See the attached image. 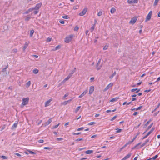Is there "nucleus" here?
Here are the masks:
<instances>
[{
	"mask_svg": "<svg viewBox=\"0 0 160 160\" xmlns=\"http://www.w3.org/2000/svg\"><path fill=\"white\" fill-rule=\"evenodd\" d=\"M29 101V98H23L22 99V102L21 104L22 107H23L25 105L28 104Z\"/></svg>",
	"mask_w": 160,
	"mask_h": 160,
	"instance_id": "1",
	"label": "nucleus"
},
{
	"mask_svg": "<svg viewBox=\"0 0 160 160\" xmlns=\"http://www.w3.org/2000/svg\"><path fill=\"white\" fill-rule=\"evenodd\" d=\"M73 37V35L72 34H71L68 36L65 39V42L66 43H69L72 40Z\"/></svg>",
	"mask_w": 160,
	"mask_h": 160,
	"instance_id": "2",
	"label": "nucleus"
},
{
	"mask_svg": "<svg viewBox=\"0 0 160 160\" xmlns=\"http://www.w3.org/2000/svg\"><path fill=\"white\" fill-rule=\"evenodd\" d=\"M137 19V17H134L131 18V20L129 22V23L133 24L136 22Z\"/></svg>",
	"mask_w": 160,
	"mask_h": 160,
	"instance_id": "3",
	"label": "nucleus"
},
{
	"mask_svg": "<svg viewBox=\"0 0 160 160\" xmlns=\"http://www.w3.org/2000/svg\"><path fill=\"white\" fill-rule=\"evenodd\" d=\"M52 99L50 98L46 101L45 103V107H46L50 105V102L52 101Z\"/></svg>",
	"mask_w": 160,
	"mask_h": 160,
	"instance_id": "4",
	"label": "nucleus"
},
{
	"mask_svg": "<svg viewBox=\"0 0 160 160\" xmlns=\"http://www.w3.org/2000/svg\"><path fill=\"white\" fill-rule=\"evenodd\" d=\"M152 12V11H150L148 13L146 18V19L145 20L146 22H147V21L150 20L151 17Z\"/></svg>",
	"mask_w": 160,
	"mask_h": 160,
	"instance_id": "5",
	"label": "nucleus"
},
{
	"mask_svg": "<svg viewBox=\"0 0 160 160\" xmlns=\"http://www.w3.org/2000/svg\"><path fill=\"white\" fill-rule=\"evenodd\" d=\"M87 11V9L85 8L79 14V15L80 16H82L84 15L86 13Z\"/></svg>",
	"mask_w": 160,
	"mask_h": 160,
	"instance_id": "6",
	"label": "nucleus"
},
{
	"mask_svg": "<svg viewBox=\"0 0 160 160\" xmlns=\"http://www.w3.org/2000/svg\"><path fill=\"white\" fill-rule=\"evenodd\" d=\"M127 2L129 4L137 3L138 2V0H128Z\"/></svg>",
	"mask_w": 160,
	"mask_h": 160,
	"instance_id": "7",
	"label": "nucleus"
},
{
	"mask_svg": "<svg viewBox=\"0 0 160 160\" xmlns=\"http://www.w3.org/2000/svg\"><path fill=\"white\" fill-rule=\"evenodd\" d=\"M29 43L30 42L29 41L27 42H25L24 46L23 47V51L24 52H25L26 49L27 48Z\"/></svg>",
	"mask_w": 160,
	"mask_h": 160,
	"instance_id": "8",
	"label": "nucleus"
},
{
	"mask_svg": "<svg viewBox=\"0 0 160 160\" xmlns=\"http://www.w3.org/2000/svg\"><path fill=\"white\" fill-rule=\"evenodd\" d=\"M113 85V83H110L107 85L104 90V91H106L111 87Z\"/></svg>",
	"mask_w": 160,
	"mask_h": 160,
	"instance_id": "9",
	"label": "nucleus"
},
{
	"mask_svg": "<svg viewBox=\"0 0 160 160\" xmlns=\"http://www.w3.org/2000/svg\"><path fill=\"white\" fill-rule=\"evenodd\" d=\"M132 154L131 153H128V155H127L126 156L124 157L121 160H126V159L128 158H129L131 156Z\"/></svg>",
	"mask_w": 160,
	"mask_h": 160,
	"instance_id": "10",
	"label": "nucleus"
},
{
	"mask_svg": "<svg viewBox=\"0 0 160 160\" xmlns=\"http://www.w3.org/2000/svg\"><path fill=\"white\" fill-rule=\"evenodd\" d=\"M42 5V4L41 3H38L36 5L34 8H35V9L38 10L41 6Z\"/></svg>",
	"mask_w": 160,
	"mask_h": 160,
	"instance_id": "11",
	"label": "nucleus"
},
{
	"mask_svg": "<svg viewBox=\"0 0 160 160\" xmlns=\"http://www.w3.org/2000/svg\"><path fill=\"white\" fill-rule=\"evenodd\" d=\"M88 92V90H85L78 97L79 98H81L84 96Z\"/></svg>",
	"mask_w": 160,
	"mask_h": 160,
	"instance_id": "12",
	"label": "nucleus"
},
{
	"mask_svg": "<svg viewBox=\"0 0 160 160\" xmlns=\"http://www.w3.org/2000/svg\"><path fill=\"white\" fill-rule=\"evenodd\" d=\"M94 87L93 86H91L90 88L89 91V94H91L92 93L94 90Z\"/></svg>",
	"mask_w": 160,
	"mask_h": 160,
	"instance_id": "13",
	"label": "nucleus"
},
{
	"mask_svg": "<svg viewBox=\"0 0 160 160\" xmlns=\"http://www.w3.org/2000/svg\"><path fill=\"white\" fill-rule=\"evenodd\" d=\"M52 118L50 119H49L48 121L45 123V126L46 125H48L52 121Z\"/></svg>",
	"mask_w": 160,
	"mask_h": 160,
	"instance_id": "14",
	"label": "nucleus"
},
{
	"mask_svg": "<svg viewBox=\"0 0 160 160\" xmlns=\"http://www.w3.org/2000/svg\"><path fill=\"white\" fill-rule=\"evenodd\" d=\"M76 69V68H74V69L72 70L70 73L69 74V75L71 77L72 75L74 73V72H75V70Z\"/></svg>",
	"mask_w": 160,
	"mask_h": 160,
	"instance_id": "15",
	"label": "nucleus"
},
{
	"mask_svg": "<svg viewBox=\"0 0 160 160\" xmlns=\"http://www.w3.org/2000/svg\"><path fill=\"white\" fill-rule=\"evenodd\" d=\"M119 99L118 98L116 97L114 98H112L110 100V102H116L118 101V100Z\"/></svg>",
	"mask_w": 160,
	"mask_h": 160,
	"instance_id": "16",
	"label": "nucleus"
},
{
	"mask_svg": "<svg viewBox=\"0 0 160 160\" xmlns=\"http://www.w3.org/2000/svg\"><path fill=\"white\" fill-rule=\"evenodd\" d=\"M93 151L92 150H89L86 151L85 152V153L87 154H90L92 153H93Z\"/></svg>",
	"mask_w": 160,
	"mask_h": 160,
	"instance_id": "17",
	"label": "nucleus"
},
{
	"mask_svg": "<svg viewBox=\"0 0 160 160\" xmlns=\"http://www.w3.org/2000/svg\"><path fill=\"white\" fill-rule=\"evenodd\" d=\"M34 32L33 30H32L30 31V37H32L33 36V34Z\"/></svg>",
	"mask_w": 160,
	"mask_h": 160,
	"instance_id": "18",
	"label": "nucleus"
},
{
	"mask_svg": "<svg viewBox=\"0 0 160 160\" xmlns=\"http://www.w3.org/2000/svg\"><path fill=\"white\" fill-rule=\"evenodd\" d=\"M71 77L68 75V76L62 82H65L66 81H67L69 79V78H70Z\"/></svg>",
	"mask_w": 160,
	"mask_h": 160,
	"instance_id": "19",
	"label": "nucleus"
},
{
	"mask_svg": "<svg viewBox=\"0 0 160 160\" xmlns=\"http://www.w3.org/2000/svg\"><path fill=\"white\" fill-rule=\"evenodd\" d=\"M116 11V9L114 8H112L110 10V12L111 13H114Z\"/></svg>",
	"mask_w": 160,
	"mask_h": 160,
	"instance_id": "20",
	"label": "nucleus"
},
{
	"mask_svg": "<svg viewBox=\"0 0 160 160\" xmlns=\"http://www.w3.org/2000/svg\"><path fill=\"white\" fill-rule=\"evenodd\" d=\"M100 63V61H98V62L97 63V65H96V68L97 70H99L100 69L99 67L98 66L99 65Z\"/></svg>",
	"mask_w": 160,
	"mask_h": 160,
	"instance_id": "21",
	"label": "nucleus"
},
{
	"mask_svg": "<svg viewBox=\"0 0 160 160\" xmlns=\"http://www.w3.org/2000/svg\"><path fill=\"white\" fill-rule=\"evenodd\" d=\"M136 90H137L136 92H138L140 91V89H138L137 88L132 89L131 90V91L132 92H134V91H136Z\"/></svg>",
	"mask_w": 160,
	"mask_h": 160,
	"instance_id": "22",
	"label": "nucleus"
},
{
	"mask_svg": "<svg viewBox=\"0 0 160 160\" xmlns=\"http://www.w3.org/2000/svg\"><path fill=\"white\" fill-rule=\"evenodd\" d=\"M26 87L27 88H28L31 85V82L30 81H29L26 84Z\"/></svg>",
	"mask_w": 160,
	"mask_h": 160,
	"instance_id": "23",
	"label": "nucleus"
},
{
	"mask_svg": "<svg viewBox=\"0 0 160 160\" xmlns=\"http://www.w3.org/2000/svg\"><path fill=\"white\" fill-rule=\"evenodd\" d=\"M18 123H14L12 127V129H13L16 128V127L17 126Z\"/></svg>",
	"mask_w": 160,
	"mask_h": 160,
	"instance_id": "24",
	"label": "nucleus"
},
{
	"mask_svg": "<svg viewBox=\"0 0 160 160\" xmlns=\"http://www.w3.org/2000/svg\"><path fill=\"white\" fill-rule=\"evenodd\" d=\"M27 152H29L30 153H31V154H36V153L31 151L30 150H27Z\"/></svg>",
	"mask_w": 160,
	"mask_h": 160,
	"instance_id": "25",
	"label": "nucleus"
},
{
	"mask_svg": "<svg viewBox=\"0 0 160 160\" xmlns=\"http://www.w3.org/2000/svg\"><path fill=\"white\" fill-rule=\"evenodd\" d=\"M154 128H152L151 130L149 132H148V133L147 134L148 135H149V134H150L153 131V130H154Z\"/></svg>",
	"mask_w": 160,
	"mask_h": 160,
	"instance_id": "26",
	"label": "nucleus"
},
{
	"mask_svg": "<svg viewBox=\"0 0 160 160\" xmlns=\"http://www.w3.org/2000/svg\"><path fill=\"white\" fill-rule=\"evenodd\" d=\"M38 70L37 69H35L33 70V72L34 73L36 74L38 73Z\"/></svg>",
	"mask_w": 160,
	"mask_h": 160,
	"instance_id": "27",
	"label": "nucleus"
},
{
	"mask_svg": "<svg viewBox=\"0 0 160 160\" xmlns=\"http://www.w3.org/2000/svg\"><path fill=\"white\" fill-rule=\"evenodd\" d=\"M8 65L7 64L5 68H3L2 70V72H5L6 71V69L8 68Z\"/></svg>",
	"mask_w": 160,
	"mask_h": 160,
	"instance_id": "28",
	"label": "nucleus"
},
{
	"mask_svg": "<svg viewBox=\"0 0 160 160\" xmlns=\"http://www.w3.org/2000/svg\"><path fill=\"white\" fill-rule=\"evenodd\" d=\"M116 132L117 133H119L122 130L121 129H116Z\"/></svg>",
	"mask_w": 160,
	"mask_h": 160,
	"instance_id": "29",
	"label": "nucleus"
},
{
	"mask_svg": "<svg viewBox=\"0 0 160 160\" xmlns=\"http://www.w3.org/2000/svg\"><path fill=\"white\" fill-rule=\"evenodd\" d=\"M81 106H79L75 110V112L77 113L80 108Z\"/></svg>",
	"mask_w": 160,
	"mask_h": 160,
	"instance_id": "30",
	"label": "nucleus"
},
{
	"mask_svg": "<svg viewBox=\"0 0 160 160\" xmlns=\"http://www.w3.org/2000/svg\"><path fill=\"white\" fill-rule=\"evenodd\" d=\"M158 157V155H156L154 157H153L152 158H151V160H155Z\"/></svg>",
	"mask_w": 160,
	"mask_h": 160,
	"instance_id": "31",
	"label": "nucleus"
},
{
	"mask_svg": "<svg viewBox=\"0 0 160 160\" xmlns=\"http://www.w3.org/2000/svg\"><path fill=\"white\" fill-rule=\"evenodd\" d=\"M60 123H59L58 125H56L54 126L52 128V129H54L57 128L60 125Z\"/></svg>",
	"mask_w": 160,
	"mask_h": 160,
	"instance_id": "32",
	"label": "nucleus"
},
{
	"mask_svg": "<svg viewBox=\"0 0 160 160\" xmlns=\"http://www.w3.org/2000/svg\"><path fill=\"white\" fill-rule=\"evenodd\" d=\"M116 74V72H114L113 74L110 77V78L111 79Z\"/></svg>",
	"mask_w": 160,
	"mask_h": 160,
	"instance_id": "33",
	"label": "nucleus"
},
{
	"mask_svg": "<svg viewBox=\"0 0 160 160\" xmlns=\"http://www.w3.org/2000/svg\"><path fill=\"white\" fill-rule=\"evenodd\" d=\"M62 18H63L66 19H68L69 18V17L67 15H65L63 16H62Z\"/></svg>",
	"mask_w": 160,
	"mask_h": 160,
	"instance_id": "34",
	"label": "nucleus"
},
{
	"mask_svg": "<svg viewBox=\"0 0 160 160\" xmlns=\"http://www.w3.org/2000/svg\"><path fill=\"white\" fill-rule=\"evenodd\" d=\"M159 0H155L154 3V6H156L157 5L158 3V2Z\"/></svg>",
	"mask_w": 160,
	"mask_h": 160,
	"instance_id": "35",
	"label": "nucleus"
},
{
	"mask_svg": "<svg viewBox=\"0 0 160 160\" xmlns=\"http://www.w3.org/2000/svg\"><path fill=\"white\" fill-rule=\"evenodd\" d=\"M94 28H95L94 25H93L90 29L91 31V32H92L94 30Z\"/></svg>",
	"mask_w": 160,
	"mask_h": 160,
	"instance_id": "36",
	"label": "nucleus"
},
{
	"mask_svg": "<svg viewBox=\"0 0 160 160\" xmlns=\"http://www.w3.org/2000/svg\"><path fill=\"white\" fill-rule=\"evenodd\" d=\"M95 123H96V122H90L88 124V125H92L93 124H94Z\"/></svg>",
	"mask_w": 160,
	"mask_h": 160,
	"instance_id": "37",
	"label": "nucleus"
},
{
	"mask_svg": "<svg viewBox=\"0 0 160 160\" xmlns=\"http://www.w3.org/2000/svg\"><path fill=\"white\" fill-rule=\"evenodd\" d=\"M35 8H30L28 10V11L29 12H32V11L33 10H35Z\"/></svg>",
	"mask_w": 160,
	"mask_h": 160,
	"instance_id": "38",
	"label": "nucleus"
},
{
	"mask_svg": "<svg viewBox=\"0 0 160 160\" xmlns=\"http://www.w3.org/2000/svg\"><path fill=\"white\" fill-rule=\"evenodd\" d=\"M45 149H48L49 150H50L52 149V148H49L48 147H45L43 148Z\"/></svg>",
	"mask_w": 160,
	"mask_h": 160,
	"instance_id": "39",
	"label": "nucleus"
},
{
	"mask_svg": "<svg viewBox=\"0 0 160 160\" xmlns=\"http://www.w3.org/2000/svg\"><path fill=\"white\" fill-rule=\"evenodd\" d=\"M131 103V102H128L127 103L126 102H124L123 103V105H125L126 104H127L128 105L130 104Z\"/></svg>",
	"mask_w": 160,
	"mask_h": 160,
	"instance_id": "40",
	"label": "nucleus"
},
{
	"mask_svg": "<svg viewBox=\"0 0 160 160\" xmlns=\"http://www.w3.org/2000/svg\"><path fill=\"white\" fill-rule=\"evenodd\" d=\"M141 144V143H139L138 144H137L136 145H135L134 147L132 148V149H134L136 148L139 145H140Z\"/></svg>",
	"mask_w": 160,
	"mask_h": 160,
	"instance_id": "41",
	"label": "nucleus"
},
{
	"mask_svg": "<svg viewBox=\"0 0 160 160\" xmlns=\"http://www.w3.org/2000/svg\"><path fill=\"white\" fill-rule=\"evenodd\" d=\"M18 52V50L17 49H14L12 50V52L14 53H16Z\"/></svg>",
	"mask_w": 160,
	"mask_h": 160,
	"instance_id": "42",
	"label": "nucleus"
},
{
	"mask_svg": "<svg viewBox=\"0 0 160 160\" xmlns=\"http://www.w3.org/2000/svg\"><path fill=\"white\" fill-rule=\"evenodd\" d=\"M60 47L59 45L55 47V49L53 50H57L58 49H59L60 48Z\"/></svg>",
	"mask_w": 160,
	"mask_h": 160,
	"instance_id": "43",
	"label": "nucleus"
},
{
	"mask_svg": "<svg viewBox=\"0 0 160 160\" xmlns=\"http://www.w3.org/2000/svg\"><path fill=\"white\" fill-rule=\"evenodd\" d=\"M51 38H48L47 39V42H50L51 41Z\"/></svg>",
	"mask_w": 160,
	"mask_h": 160,
	"instance_id": "44",
	"label": "nucleus"
},
{
	"mask_svg": "<svg viewBox=\"0 0 160 160\" xmlns=\"http://www.w3.org/2000/svg\"><path fill=\"white\" fill-rule=\"evenodd\" d=\"M68 103V101H64V102H63L62 103V104L64 105H67Z\"/></svg>",
	"mask_w": 160,
	"mask_h": 160,
	"instance_id": "45",
	"label": "nucleus"
},
{
	"mask_svg": "<svg viewBox=\"0 0 160 160\" xmlns=\"http://www.w3.org/2000/svg\"><path fill=\"white\" fill-rule=\"evenodd\" d=\"M83 129H84V128L82 127H81V128H78L77 130V131H79L82 130H83Z\"/></svg>",
	"mask_w": 160,
	"mask_h": 160,
	"instance_id": "46",
	"label": "nucleus"
},
{
	"mask_svg": "<svg viewBox=\"0 0 160 160\" xmlns=\"http://www.w3.org/2000/svg\"><path fill=\"white\" fill-rule=\"evenodd\" d=\"M108 46L106 45L104 47V48H103V49L104 50H106L108 49Z\"/></svg>",
	"mask_w": 160,
	"mask_h": 160,
	"instance_id": "47",
	"label": "nucleus"
},
{
	"mask_svg": "<svg viewBox=\"0 0 160 160\" xmlns=\"http://www.w3.org/2000/svg\"><path fill=\"white\" fill-rule=\"evenodd\" d=\"M1 157L3 159H7V158L6 156L3 155L1 156Z\"/></svg>",
	"mask_w": 160,
	"mask_h": 160,
	"instance_id": "48",
	"label": "nucleus"
},
{
	"mask_svg": "<svg viewBox=\"0 0 160 160\" xmlns=\"http://www.w3.org/2000/svg\"><path fill=\"white\" fill-rule=\"evenodd\" d=\"M30 17H27L25 19V20L26 21H28L30 19Z\"/></svg>",
	"mask_w": 160,
	"mask_h": 160,
	"instance_id": "49",
	"label": "nucleus"
},
{
	"mask_svg": "<svg viewBox=\"0 0 160 160\" xmlns=\"http://www.w3.org/2000/svg\"><path fill=\"white\" fill-rule=\"evenodd\" d=\"M132 142H133V141H129L128 142H127L126 143H127V144L128 145V144H131Z\"/></svg>",
	"mask_w": 160,
	"mask_h": 160,
	"instance_id": "50",
	"label": "nucleus"
},
{
	"mask_svg": "<svg viewBox=\"0 0 160 160\" xmlns=\"http://www.w3.org/2000/svg\"><path fill=\"white\" fill-rule=\"evenodd\" d=\"M83 140V138H78L75 140V141L78 142L79 141H80L81 140Z\"/></svg>",
	"mask_w": 160,
	"mask_h": 160,
	"instance_id": "51",
	"label": "nucleus"
},
{
	"mask_svg": "<svg viewBox=\"0 0 160 160\" xmlns=\"http://www.w3.org/2000/svg\"><path fill=\"white\" fill-rule=\"evenodd\" d=\"M117 117V116H114L113 118H112L111 119V121H112L114 120Z\"/></svg>",
	"mask_w": 160,
	"mask_h": 160,
	"instance_id": "52",
	"label": "nucleus"
},
{
	"mask_svg": "<svg viewBox=\"0 0 160 160\" xmlns=\"http://www.w3.org/2000/svg\"><path fill=\"white\" fill-rule=\"evenodd\" d=\"M141 123H140L137 126L135 127L134 128L135 129L138 128L139 127V126L141 125Z\"/></svg>",
	"mask_w": 160,
	"mask_h": 160,
	"instance_id": "53",
	"label": "nucleus"
},
{
	"mask_svg": "<svg viewBox=\"0 0 160 160\" xmlns=\"http://www.w3.org/2000/svg\"><path fill=\"white\" fill-rule=\"evenodd\" d=\"M38 142L40 143H43L44 142V140H43L40 139L38 140Z\"/></svg>",
	"mask_w": 160,
	"mask_h": 160,
	"instance_id": "54",
	"label": "nucleus"
},
{
	"mask_svg": "<svg viewBox=\"0 0 160 160\" xmlns=\"http://www.w3.org/2000/svg\"><path fill=\"white\" fill-rule=\"evenodd\" d=\"M81 133V132H77V133H73V135H78Z\"/></svg>",
	"mask_w": 160,
	"mask_h": 160,
	"instance_id": "55",
	"label": "nucleus"
},
{
	"mask_svg": "<svg viewBox=\"0 0 160 160\" xmlns=\"http://www.w3.org/2000/svg\"><path fill=\"white\" fill-rule=\"evenodd\" d=\"M57 139L58 141H61L63 140L62 138H58Z\"/></svg>",
	"mask_w": 160,
	"mask_h": 160,
	"instance_id": "56",
	"label": "nucleus"
},
{
	"mask_svg": "<svg viewBox=\"0 0 160 160\" xmlns=\"http://www.w3.org/2000/svg\"><path fill=\"white\" fill-rule=\"evenodd\" d=\"M59 22L61 23V24H63L64 23V21L63 20H60L59 21Z\"/></svg>",
	"mask_w": 160,
	"mask_h": 160,
	"instance_id": "57",
	"label": "nucleus"
},
{
	"mask_svg": "<svg viewBox=\"0 0 160 160\" xmlns=\"http://www.w3.org/2000/svg\"><path fill=\"white\" fill-rule=\"evenodd\" d=\"M5 126L4 125L1 128V131H2L5 128Z\"/></svg>",
	"mask_w": 160,
	"mask_h": 160,
	"instance_id": "58",
	"label": "nucleus"
},
{
	"mask_svg": "<svg viewBox=\"0 0 160 160\" xmlns=\"http://www.w3.org/2000/svg\"><path fill=\"white\" fill-rule=\"evenodd\" d=\"M79 29L78 27H75V28H74V31H78Z\"/></svg>",
	"mask_w": 160,
	"mask_h": 160,
	"instance_id": "59",
	"label": "nucleus"
},
{
	"mask_svg": "<svg viewBox=\"0 0 160 160\" xmlns=\"http://www.w3.org/2000/svg\"><path fill=\"white\" fill-rule=\"evenodd\" d=\"M94 77H92L90 78V80L91 82H92V81H93L94 80Z\"/></svg>",
	"mask_w": 160,
	"mask_h": 160,
	"instance_id": "60",
	"label": "nucleus"
},
{
	"mask_svg": "<svg viewBox=\"0 0 160 160\" xmlns=\"http://www.w3.org/2000/svg\"><path fill=\"white\" fill-rule=\"evenodd\" d=\"M142 106L138 107V108H137V110H138L142 108Z\"/></svg>",
	"mask_w": 160,
	"mask_h": 160,
	"instance_id": "61",
	"label": "nucleus"
},
{
	"mask_svg": "<svg viewBox=\"0 0 160 160\" xmlns=\"http://www.w3.org/2000/svg\"><path fill=\"white\" fill-rule=\"evenodd\" d=\"M15 154L18 156H21V155L20 154H19V153H16Z\"/></svg>",
	"mask_w": 160,
	"mask_h": 160,
	"instance_id": "62",
	"label": "nucleus"
},
{
	"mask_svg": "<svg viewBox=\"0 0 160 160\" xmlns=\"http://www.w3.org/2000/svg\"><path fill=\"white\" fill-rule=\"evenodd\" d=\"M149 140H148V139L144 143L146 144H147L148 143V142H149Z\"/></svg>",
	"mask_w": 160,
	"mask_h": 160,
	"instance_id": "63",
	"label": "nucleus"
},
{
	"mask_svg": "<svg viewBox=\"0 0 160 160\" xmlns=\"http://www.w3.org/2000/svg\"><path fill=\"white\" fill-rule=\"evenodd\" d=\"M38 12V11H35L33 12L34 13V14H37V13Z\"/></svg>",
	"mask_w": 160,
	"mask_h": 160,
	"instance_id": "64",
	"label": "nucleus"
}]
</instances>
